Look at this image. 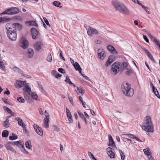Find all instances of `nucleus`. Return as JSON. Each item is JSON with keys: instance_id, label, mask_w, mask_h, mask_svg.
Here are the masks:
<instances>
[{"instance_id": "f257e3e1", "label": "nucleus", "mask_w": 160, "mask_h": 160, "mask_svg": "<svg viewBox=\"0 0 160 160\" xmlns=\"http://www.w3.org/2000/svg\"><path fill=\"white\" fill-rule=\"evenodd\" d=\"M112 4L113 6L120 12L126 15H129L130 12L128 9L122 3H119L117 0L112 1Z\"/></svg>"}, {"instance_id": "f03ea898", "label": "nucleus", "mask_w": 160, "mask_h": 160, "mask_svg": "<svg viewBox=\"0 0 160 160\" xmlns=\"http://www.w3.org/2000/svg\"><path fill=\"white\" fill-rule=\"evenodd\" d=\"M121 88L123 92L126 96L131 97L133 95L134 93L133 89L131 88V85L128 82L123 83Z\"/></svg>"}, {"instance_id": "7ed1b4c3", "label": "nucleus", "mask_w": 160, "mask_h": 160, "mask_svg": "<svg viewBox=\"0 0 160 160\" xmlns=\"http://www.w3.org/2000/svg\"><path fill=\"white\" fill-rule=\"evenodd\" d=\"M145 124L146 125L142 126V128L147 132H153L154 128L151 119L149 116L146 117Z\"/></svg>"}, {"instance_id": "20e7f679", "label": "nucleus", "mask_w": 160, "mask_h": 160, "mask_svg": "<svg viewBox=\"0 0 160 160\" xmlns=\"http://www.w3.org/2000/svg\"><path fill=\"white\" fill-rule=\"evenodd\" d=\"M120 66L119 62H115L112 65L111 71L114 75H116L120 70Z\"/></svg>"}, {"instance_id": "39448f33", "label": "nucleus", "mask_w": 160, "mask_h": 160, "mask_svg": "<svg viewBox=\"0 0 160 160\" xmlns=\"http://www.w3.org/2000/svg\"><path fill=\"white\" fill-rule=\"evenodd\" d=\"M23 91H24V97L25 98L26 100L29 101V99L31 98V89L30 87H29L28 83L25 85L24 88L23 89Z\"/></svg>"}, {"instance_id": "423d86ee", "label": "nucleus", "mask_w": 160, "mask_h": 160, "mask_svg": "<svg viewBox=\"0 0 160 160\" xmlns=\"http://www.w3.org/2000/svg\"><path fill=\"white\" fill-rule=\"evenodd\" d=\"M19 12V9L16 7H12L4 11L1 14V15L3 14H15L18 13Z\"/></svg>"}, {"instance_id": "0eeeda50", "label": "nucleus", "mask_w": 160, "mask_h": 160, "mask_svg": "<svg viewBox=\"0 0 160 160\" xmlns=\"http://www.w3.org/2000/svg\"><path fill=\"white\" fill-rule=\"evenodd\" d=\"M6 29L7 30L6 32H14V31H17L16 28L14 25L13 24L11 23H7L6 25Z\"/></svg>"}, {"instance_id": "6e6552de", "label": "nucleus", "mask_w": 160, "mask_h": 160, "mask_svg": "<svg viewBox=\"0 0 160 160\" xmlns=\"http://www.w3.org/2000/svg\"><path fill=\"white\" fill-rule=\"evenodd\" d=\"M19 45L23 49H26L29 46V42L26 38H22L20 41Z\"/></svg>"}, {"instance_id": "1a4fd4ad", "label": "nucleus", "mask_w": 160, "mask_h": 160, "mask_svg": "<svg viewBox=\"0 0 160 160\" xmlns=\"http://www.w3.org/2000/svg\"><path fill=\"white\" fill-rule=\"evenodd\" d=\"M8 37L10 39L15 41L16 40L17 37V31L14 32H9L7 33Z\"/></svg>"}, {"instance_id": "9d476101", "label": "nucleus", "mask_w": 160, "mask_h": 160, "mask_svg": "<svg viewBox=\"0 0 160 160\" xmlns=\"http://www.w3.org/2000/svg\"><path fill=\"white\" fill-rule=\"evenodd\" d=\"M87 33L88 35L92 36L93 35H97L98 33V31L95 28L89 27L87 29Z\"/></svg>"}, {"instance_id": "9b49d317", "label": "nucleus", "mask_w": 160, "mask_h": 160, "mask_svg": "<svg viewBox=\"0 0 160 160\" xmlns=\"http://www.w3.org/2000/svg\"><path fill=\"white\" fill-rule=\"evenodd\" d=\"M33 128L36 132L41 136L43 135V132L42 128L36 124L33 125Z\"/></svg>"}, {"instance_id": "f8f14e48", "label": "nucleus", "mask_w": 160, "mask_h": 160, "mask_svg": "<svg viewBox=\"0 0 160 160\" xmlns=\"http://www.w3.org/2000/svg\"><path fill=\"white\" fill-rule=\"evenodd\" d=\"M131 138L135 139L136 140L139 142H142V141L139 139L138 138L136 137L134 135L131 134H125L122 135V138L126 140V138Z\"/></svg>"}, {"instance_id": "ddd939ff", "label": "nucleus", "mask_w": 160, "mask_h": 160, "mask_svg": "<svg viewBox=\"0 0 160 160\" xmlns=\"http://www.w3.org/2000/svg\"><path fill=\"white\" fill-rule=\"evenodd\" d=\"M98 56L101 60L103 59L106 56L105 52L104 50L102 48H99L98 51Z\"/></svg>"}, {"instance_id": "4468645a", "label": "nucleus", "mask_w": 160, "mask_h": 160, "mask_svg": "<svg viewBox=\"0 0 160 160\" xmlns=\"http://www.w3.org/2000/svg\"><path fill=\"white\" fill-rule=\"evenodd\" d=\"M116 57L114 55H111L108 58V60L106 63V66H109L111 63L115 60Z\"/></svg>"}, {"instance_id": "2eb2a0df", "label": "nucleus", "mask_w": 160, "mask_h": 160, "mask_svg": "<svg viewBox=\"0 0 160 160\" xmlns=\"http://www.w3.org/2000/svg\"><path fill=\"white\" fill-rule=\"evenodd\" d=\"M147 32L148 33V35L150 39L154 42L155 44L157 45L159 48H160V44L158 41L157 40L156 38H154L151 35L149 31H148Z\"/></svg>"}, {"instance_id": "dca6fc26", "label": "nucleus", "mask_w": 160, "mask_h": 160, "mask_svg": "<svg viewBox=\"0 0 160 160\" xmlns=\"http://www.w3.org/2000/svg\"><path fill=\"white\" fill-rule=\"evenodd\" d=\"M25 82L21 80H17L14 84L15 87L17 88H20L24 85H26Z\"/></svg>"}, {"instance_id": "f3484780", "label": "nucleus", "mask_w": 160, "mask_h": 160, "mask_svg": "<svg viewBox=\"0 0 160 160\" xmlns=\"http://www.w3.org/2000/svg\"><path fill=\"white\" fill-rule=\"evenodd\" d=\"M108 136L109 141V144L108 145L110 146L113 149L116 148V147L115 145V143L113 139L112 136L110 134L108 135Z\"/></svg>"}, {"instance_id": "a211bd4d", "label": "nucleus", "mask_w": 160, "mask_h": 160, "mask_svg": "<svg viewBox=\"0 0 160 160\" xmlns=\"http://www.w3.org/2000/svg\"><path fill=\"white\" fill-rule=\"evenodd\" d=\"M49 114L48 112H47V115H45V117L44 119V127L46 128H48L49 127Z\"/></svg>"}, {"instance_id": "6ab92c4d", "label": "nucleus", "mask_w": 160, "mask_h": 160, "mask_svg": "<svg viewBox=\"0 0 160 160\" xmlns=\"http://www.w3.org/2000/svg\"><path fill=\"white\" fill-rule=\"evenodd\" d=\"M108 154L111 158H115V153L112 151V149L111 148L108 147L107 148Z\"/></svg>"}, {"instance_id": "aec40b11", "label": "nucleus", "mask_w": 160, "mask_h": 160, "mask_svg": "<svg viewBox=\"0 0 160 160\" xmlns=\"http://www.w3.org/2000/svg\"><path fill=\"white\" fill-rule=\"evenodd\" d=\"M31 32L32 33V38L35 39L38 38L39 32L37 29L34 28H32L31 29Z\"/></svg>"}, {"instance_id": "412c9836", "label": "nucleus", "mask_w": 160, "mask_h": 160, "mask_svg": "<svg viewBox=\"0 0 160 160\" xmlns=\"http://www.w3.org/2000/svg\"><path fill=\"white\" fill-rule=\"evenodd\" d=\"M66 112L67 118L70 123H72L73 120L72 117V115L70 110L67 108H66Z\"/></svg>"}, {"instance_id": "4be33fe9", "label": "nucleus", "mask_w": 160, "mask_h": 160, "mask_svg": "<svg viewBox=\"0 0 160 160\" xmlns=\"http://www.w3.org/2000/svg\"><path fill=\"white\" fill-rule=\"evenodd\" d=\"M25 23L27 25L35 26L36 27H38V24L35 21H27L25 22Z\"/></svg>"}, {"instance_id": "5701e85b", "label": "nucleus", "mask_w": 160, "mask_h": 160, "mask_svg": "<svg viewBox=\"0 0 160 160\" xmlns=\"http://www.w3.org/2000/svg\"><path fill=\"white\" fill-rule=\"evenodd\" d=\"M42 43L41 42H38L34 45V47L36 50H39L42 48Z\"/></svg>"}, {"instance_id": "b1692460", "label": "nucleus", "mask_w": 160, "mask_h": 160, "mask_svg": "<svg viewBox=\"0 0 160 160\" xmlns=\"http://www.w3.org/2000/svg\"><path fill=\"white\" fill-rule=\"evenodd\" d=\"M34 51L32 49L29 48L28 49L27 56L29 58H32L33 56Z\"/></svg>"}, {"instance_id": "393cba45", "label": "nucleus", "mask_w": 160, "mask_h": 160, "mask_svg": "<svg viewBox=\"0 0 160 160\" xmlns=\"http://www.w3.org/2000/svg\"><path fill=\"white\" fill-rule=\"evenodd\" d=\"M107 49L111 53L116 54L117 53V52L114 48L111 45H109L107 47Z\"/></svg>"}, {"instance_id": "a878e982", "label": "nucleus", "mask_w": 160, "mask_h": 160, "mask_svg": "<svg viewBox=\"0 0 160 160\" xmlns=\"http://www.w3.org/2000/svg\"><path fill=\"white\" fill-rule=\"evenodd\" d=\"M77 89L76 90L77 93L78 94H79L81 93L82 95L85 92V91L83 90L82 88L77 87Z\"/></svg>"}, {"instance_id": "bb28decb", "label": "nucleus", "mask_w": 160, "mask_h": 160, "mask_svg": "<svg viewBox=\"0 0 160 160\" xmlns=\"http://www.w3.org/2000/svg\"><path fill=\"white\" fill-rule=\"evenodd\" d=\"M5 146L8 150L12 151L13 152L16 153V152L14 150L12 146L9 144V143H7L5 144Z\"/></svg>"}, {"instance_id": "cd10ccee", "label": "nucleus", "mask_w": 160, "mask_h": 160, "mask_svg": "<svg viewBox=\"0 0 160 160\" xmlns=\"http://www.w3.org/2000/svg\"><path fill=\"white\" fill-rule=\"evenodd\" d=\"M76 70H78L80 73H81L82 68L79 64L77 62H75L74 65H73Z\"/></svg>"}, {"instance_id": "c85d7f7f", "label": "nucleus", "mask_w": 160, "mask_h": 160, "mask_svg": "<svg viewBox=\"0 0 160 160\" xmlns=\"http://www.w3.org/2000/svg\"><path fill=\"white\" fill-rule=\"evenodd\" d=\"M151 85L152 86L153 91L155 95L158 98H160V96L159 94V92H158L157 88H155L152 83H151Z\"/></svg>"}, {"instance_id": "c756f323", "label": "nucleus", "mask_w": 160, "mask_h": 160, "mask_svg": "<svg viewBox=\"0 0 160 160\" xmlns=\"http://www.w3.org/2000/svg\"><path fill=\"white\" fill-rule=\"evenodd\" d=\"M15 145L17 146L18 147L21 148H23V146H24V143L21 141L19 140L18 141H15Z\"/></svg>"}, {"instance_id": "7c9ffc66", "label": "nucleus", "mask_w": 160, "mask_h": 160, "mask_svg": "<svg viewBox=\"0 0 160 160\" xmlns=\"http://www.w3.org/2000/svg\"><path fill=\"white\" fill-rule=\"evenodd\" d=\"M16 120L18 122V124L20 126H23L24 122L22 120V119L19 117H17L15 118Z\"/></svg>"}, {"instance_id": "2f4dec72", "label": "nucleus", "mask_w": 160, "mask_h": 160, "mask_svg": "<svg viewBox=\"0 0 160 160\" xmlns=\"http://www.w3.org/2000/svg\"><path fill=\"white\" fill-rule=\"evenodd\" d=\"M144 51L145 52L146 54H147L148 58L152 61L154 62L155 60L153 57L152 56L150 53V52L148 50L146 49H144Z\"/></svg>"}, {"instance_id": "473e14b6", "label": "nucleus", "mask_w": 160, "mask_h": 160, "mask_svg": "<svg viewBox=\"0 0 160 160\" xmlns=\"http://www.w3.org/2000/svg\"><path fill=\"white\" fill-rule=\"evenodd\" d=\"M128 63L125 62H123L121 64H120V69L123 70L128 67Z\"/></svg>"}, {"instance_id": "72a5a7b5", "label": "nucleus", "mask_w": 160, "mask_h": 160, "mask_svg": "<svg viewBox=\"0 0 160 160\" xmlns=\"http://www.w3.org/2000/svg\"><path fill=\"white\" fill-rule=\"evenodd\" d=\"M11 20V18H9L0 17V23L2 22L9 21Z\"/></svg>"}, {"instance_id": "f704fd0d", "label": "nucleus", "mask_w": 160, "mask_h": 160, "mask_svg": "<svg viewBox=\"0 0 160 160\" xmlns=\"http://www.w3.org/2000/svg\"><path fill=\"white\" fill-rule=\"evenodd\" d=\"M65 81L67 83H69L71 85H73L74 87H76L75 85L71 82L68 76H66Z\"/></svg>"}, {"instance_id": "c9c22d12", "label": "nucleus", "mask_w": 160, "mask_h": 160, "mask_svg": "<svg viewBox=\"0 0 160 160\" xmlns=\"http://www.w3.org/2000/svg\"><path fill=\"white\" fill-rule=\"evenodd\" d=\"M143 151L145 154H146L148 156L151 155V152L150 149L148 148H147L143 149Z\"/></svg>"}, {"instance_id": "e433bc0d", "label": "nucleus", "mask_w": 160, "mask_h": 160, "mask_svg": "<svg viewBox=\"0 0 160 160\" xmlns=\"http://www.w3.org/2000/svg\"><path fill=\"white\" fill-rule=\"evenodd\" d=\"M126 71L125 72V74L128 76H130L133 73L132 70V69L129 68H126Z\"/></svg>"}, {"instance_id": "4c0bfd02", "label": "nucleus", "mask_w": 160, "mask_h": 160, "mask_svg": "<svg viewBox=\"0 0 160 160\" xmlns=\"http://www.w3.org/2000/svg\"><path fill=\"white\" fill-rule=\"evenodd\" d=\"M25 145L27 148L30 149L32 148V145L30 140L27 141L25 142Z\"/></svg>"}, {"instance_id": "58836bf2", "label": "nucleus", "mask_w": 160, "mask_h": 160, "mask_svg": "<svg viewBox=\"0 0 160 160\" xmlns=\"http://www.w3.org/2000/svg\"><path fill=\"white\" fill-rule=\"evenodd\" d=\"M13 24L16 28V30L17 29L18 30H21L22 28V26L21 24L17 23H13Z\"/></svg>"}, {"instance_id": "ea45409f", "label": "nucleus", "mask_w": 160, "mask_h": 160, "mask_svg": "<svg viewBox=\"0 0 160 160\" xmlns=\"http://www.w3.org/2000/svg\"><path fill=\"white\" fill-rule=\"evenodd\" d=\"M8 135V132L7 130H4L2 133V136L3 137H7Z\"/></svg>"}, {"instance_id": "a19ab883", "label": "nucleus", "mask_w": 160, "mask_h": 160, "mask_svg": "<svg viewBox=\"0 0 160 160\" xmlns=\"http://www.w3.org/2000/svg\"><path fill=\"white\" fill-rule=\"evenodd\" d=\"M53 4L56 7L61 8L62 6L61 5V4L60 2L58 1H54L53 2Z\"/></svg>"}, {"instance_id": "79ce46f5", "label": "nucleus", "mask_w": 160, "mask_h": 160, "mask_svg": "<svg viewBox=\"0 0 160 160\" xmlns=\"http://www.w3.org/2000/svg\"><path fill=\"white\" fill-rule=\"evenodd\" d=\"M18 138V136L15 134H12V136H10L9 138L10 140H14Z\"/></svg>"}, {"instance_id": "37998d69", "label": "nucleus", "mask_w": 160, "mask_h": 160, "mask_svg": "<svg viewBox=\"0 0 160 160\" xmlns=\"http://www.w3.org/2000/svg\"><path fill=\"white\" fill-rule=\"evenodd\" d=\"M9 121L8 119H7L6 121L3 122V125L4 127L6 128L8 127V126L9 124Z\"/></svg>"}, {"instance_id": "c03bdc74", "label": "nucleus", "mask_w": 160, "mask_h": 160, "mask_svg": "<svg viewBox=\"0 0 160 160\" xmlns=\"http://www.w3.org/2000/svg\"><path fill=\"white\" fill-rule=\"evenodd\" d=\"M119 152L120 153L122 160H124L125 155L123 152L121 150H119Z\"/></svg>"}, {"instance_id": "a18cd8bd", "label": "nucleus", "mask_w": 160, "mask_h": 160, "mask_svg": "<svg viewBox=\"0 0 160 160\" xmlns=\"http://www.w3.org/2000/svg\"><path fill=\"white\" fill-rule=\"evenodd\" d=\"M53 74L55 75V76L56 78H58V77H61L62 76V75L60 74L57 72L55 71H53Z\"/></svg>"}, {"instance_id": "49530a36", "label": "nucleus", "mask_w": 160, "mask_h": 160, "mask_svg": "<svg viewBox=\"0 0 160 160\" xmlns=\"http://www.w3.org/2000/svg\"><path fill=\"white\" fill-rule=\"evenodd\" d=\"M0 68L2 70L5 69V67L3 64V62L2 61H0Z\"/></svg>"}, {"instance_id": "de8ad7c7", "label": "nucleus", "mask_w": 160, "mask_h": 160, "mask_svg": "<svg viewBox=\"0 0 160 160\" xmlns=\"http://www.w3.org/2000/svg\"><path fill=\"white\" fill-rule=\"evenodd\" d=\"M31 97L36 100L38 99V96L34 92H32Z\"/></svg>"}, {"instance_id": "09e8293b", "label": "nucleus", "mask_w": 160, "mask_h": 160, "mask_svg": "<svg viewBox=\"0 0 160 160\" xmlns=\"http://www.w3.org/2000/svg\"><path fill=\"white\" fill-rule=\"evenodd\" d=\"M17 100L20 102L24 103L25 100L22 97H18L17 98Z\"/></svg>"}, {"instance_id": "8fccbe9b", "label": "nucleus", "mask_w": 160, "mask_h": 160, "mask_svg": "<svg viewBox=\"0 0 160 160\" xmlns=\"http://www.w3.org/2000/svg\"><path fill=\"white\" fill-rule=\"evenodd\" d=\"M47 60L49 62H51L52 61V57L51 54H50L48 56L47 58Z\"/></svg>"}, {"instance_id": "3c124183", "label": "nucleus", "mask_w": 160, "mask_h": 160, "mask_svg": "<svg viewBox=\"0 0 160 160\" xmlns=\"http://www.w3.org/2000/svg\"><path fill=\"white\" fill-rule=\"evenodd\" d=\"M21 150L22 152L23 153L26 154H28V151H27L25 149L24 146H23V148H22L21 149Z\"/></svg>"}, {"instance_id": "603ef678", "label": "nucleus", "mask_w": 160, "mask_h": 160, "mask_svg": "<svg viewBox=\"0 0 160 160\" xmlns=\"http://www.w3.org/2000/svg\"><path fill=\"white\" fill-rule=\"evenodd\" d=\"M43 18L44 20V21L45 22V23H46V24L49 27H50V25L49 24V22H48V20L45 17H44Z\"/></svg>"}, {"instance_id": "864d4df0", "label": "nucleus", "mask_w": 160, "mask_h": 160, "mask_svg": "<svg viewBox=\"0 0 160 160\" xmlns=\"http://www.w3.org/2000/svg\"><path fill=\"white\" fill-rule=\"evenodd\" d=\"M58 71L59 72L63 73L65 72V70L63 69L62 68H59L58 69Z\"/></svg>"}, {"instance_id": "5fc2aeb1", "label": "nucleus", "mask_w": 160, "mask_h": 160, "mask_svg": "<svg viewBox=\"0 0 160 160\" xmlns=\"http://www.w3.org/2000/svg\"><path fill=\"white\" fill-rule=\"evenodd\" d=\"M143 38L144 40L146 41L148 43L149 42V40L147 38V36L144 35H143Z\"/></svg>"}, {"instance_id": "6e6d98bb", "label": "nucleus", "mask_w": 160, "mask_h": 160, "mask_svg": "<svg viewBox=\"0 0 160 160\" xmlns=\"http://www.w3.org/2000/svg\"><path fill=\"white\" fill-rule=\"evenodd\" d=\"M13 69L14 70L16 71H17L18 72H20V71H21V69H19V68H18L16 67H14L13 68Z\"/></svg>"}, {"instance_id": "4d7b16f0", "label": "nucleus", "mask_w": 160, "mask_h": 160, "mask_svg": "<svg viewBox=\"0 0 160 160\" xmlns=\"http://www.w3.org/2000/svg\"><path fill=\"white\" fill-rule=\"evenodd\" d=\"M137 3H138L139 5L141 6L144 10L146 9V7H145L144 6L142 3L139 2V1L138 2H137Z\"/></svg>"}, {"instance_id": "13d9d810", "label": "nucleus", "mask_w": 160, "mask_h": 160, "mask_svg": "<svg viewBox=\"0 0 160 160\" xmlns=\"http://www.w3.org/2000/svg\"><path fill=\"white\" fill-rule=\"evenodd\" d=\"M88 156L91 158L92 157V158L94 156L92 153L90 152H88Z\"/></svg>"}, {"instance_id": "bf43d9fd", "label": "nucleus", "mask_w": 160, "mask_h": 160, "mask_svg": "<svg viewBox=\"0 0 160 160\" xmlns=\"http://www.w3.org/2000/svg\"><path fill=\"white\" fill-rule=\"evenodd\" d=\"M69 99L70 102L71 103V104L72 105H73V100L72 98L71 97L69 98Z\"/></svg>"}, {"instance_id": "052dcab7", "label": "nucleus", "mask_w": 160, "mask_h": 160, "mask_svg": "<svg viewBox=\"0 0 160 160\" xmlns=\"http://www.w3.org/2000/svg\"><path fill=\"white\" fill-rule=\"evenodd\" d=\"M83 76V77L85 78L87 80H89V78L87 76H86L85 75V74H82V73H80Z\"/></svg>"}, {"instance_id": "680f3d73", "label": "nucleus", "mask_w": 160, "mask_h": 160, "mask_svg": "<svg viewBox=\"0 0 160 160\" xmlns=\"http://www.w3.org/2000/svg\"><path fill=\"white\" fill-rule=\"evenodd\" d=\"M95 42L98 44H101L102 43V42L100 40H96L95 41Z\"/></svg>"}, {"instance_id": "e2e57ef3", "label": "nucleus", "mask_w": 160, "mask_h": 160, "mask_svg": "<svg viewBox=\"0 0 160 160\" xmlns=\"http://www.w3.org/2000/svg\"><path fill=\"white\" fill-rule=\"evenodd\" d=\"M6 111H7V112H8L9 114H10V113H11L12 111L10 109H9L8 108H7L6 109Z\"/></svg>"}, {"instance_id": "0e129e2a", "label": "nucleus", "mask_w": 160, "mask_h": 160, "mask_svg": "<svg viewBox=\"0 0 160 160\" xmlns=\"http://www.w3.org/2000/svg\"><path fill=\"white\" fill-rule=\"evenodd\" d=\"M2 100L6 104H8V101H7V99L6 98H2Z\"/></svg>"}, {"instance_id": "69168bd1", "label": "nucleus", "mask_w": 160, "mask_h": 160, "mask_svg": "<svg viewBox=\"0 0 160 160\" xmlns=\"http://www.w3.org/2000/svg\"><path fill=\"white\" fill-rule=\"evenodd\" d=\"M148 158L149 160H154L153 158L152 157L151 155L148 156Z\"/></svg>"}, {"instance_id": "338daca9", "label": "nucleus", "mask_w": 160, "mask_h": 160, "mask_svg": "<svg viewBox=\"0 0 160 160\" xmlns=\"http://www.w3.org/2000/svg\"><path fill=\"white\" fill-rule=\"evenodd\" d=\"M70 59L71 62L72 63V64L73 65H74L75 63H74V60L71 58H70Z\"/></svg>"}, {"instance_id": "774afa93", "label": "nucleus", "mask_w": 160, "mask_h": 160, "mask_svg": "<svg viewBox=\"0 0 160 160\" xmlns=\"http://www.w3.org/2000/svg\"><path fill=\"white\" fill-rule=\"evenodd\" d=\"M8 143H9V144H12V145H15V142H8Z\"/></svg>"}]
</instances>
